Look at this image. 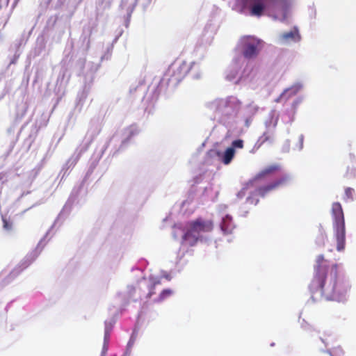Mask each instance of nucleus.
Wrapping results in <instances>:
<instances>
[{
  "instance_id": "nucleus-1",
  "label": "nucleus",
  "mask_w": 356,
  "mask_h": 356,
  "mask_svg": "<svg viewBox=\"0 0 356 356\" xmlns=\"http://www.w3.org/2000/svg\"><path fill=\"white\" fill-rule=\"evenodd\" d=\"M323 255H318L313 278L309 285L312 298H324L328 300H341L350 289L349 283L338 276V265L327 266L323 264Z\"/></svg>"
},
{
  "instance_id": "nucleus-2",
  "label": "nucleus",
  "mask_w": 356,
  "mask_h": 356,
  "mask_svg": "<svg viewBox=\"0 0 356 356\" xmlns=\"http://www.w3.org/2000/svg\"><path fill=\"white\" fill-rule=\"evenodd\" d=\"M213 227L214 224L212 220L197 218L187 223L182 238L189 245L193 246L202 238V234L212 232Z\"/></svg>"
},
{
  "instance_id": "nucleus-3",
  "label": "nucleus",
  "mask_w": 356,
  "mask_h": 356,
  "mask_svg": "<svg viewBox=\"0 0 356 356\" xmlns=\"http://www.w3.org/2000/svg\"><path fill=\"white\" fill-rule=\"evenodd\" d=\"M331 214L334 238L337 241V250L341 252L344 250L346 245V226L343 209L339 202L332 204Z\"/></svg>"
},
{
  "instance_id": "nucleus-4",
  "label": "nucleus",
  "mask_w": 356,
  "mask_h": 356,
  "mask_svg": "<svg viewBox=\"0 0 356 356\" xmlns=\"http://www.w3.org/2000/svg\"><path fill=\"white\" fill-rule=\"evenodd\" d=\"M259 40L253 37H246L243 40V55L245 58L250 59L256 57L259 54Z\"/></svg>"
},
{
  "instance_id": "nucleus-5",
  "label": "nucleus",
  "mask_w": 356,
  "mask_h": 356,
  "mask_svg": "<svg viewBox=\"0 0 356 356\" xmlns=\"http://www.w3.org/2000/svg\"><path fill=\"white\" fill-rule=\"evenodd\" d=\"M189 65L186 62H182L179 65H172L168 69V73H170V80L175 83L180 82L189 72Z\"/></svg>"
},
{
  "instance_id": "nucleus-6",
  "label": "nucleus",
  "mask_w": 356,
  "mask_h": 356,
  "mask_svg": "<svg viewBox=\"0 0 356 356\" xmlns=\"http://www.w3.org/2000/svg\"><path fill=\"white\" fill-rule=\"evenodd\" d=\"M288 180L289 177L287 176H284L267 185L257 188L255 191V193L257 195L261 197H264L270 191H274L280 186L286 184Z\"/></svg>"
},
{
  "instance_id": "nucleus-7",
  "label": "nucleus",
  "mask_w": 356,
  "mask_h": 356,
  "mask_svg": "<svg viewBox=\"0 0 356 356\" xmlns=\"http://www.w3.org/2000/svg\"><path fill=\"white\" fill-rule=\"evenodd\" d=\"M280 166L277 164L269 165L260 172H259L252 179L253 181H259L268 175L273 174L275 172L280 170Z\"/></svg>"
},
{
  "instance_id": "nucleus-8",
  "label": "nucleus",
  "mask_w": 356,
  "mask_h": 356,
  "mask_svg": "<svg viewBox=\"0 0 356 356\" xmlns=\"http://www.w3.org/2000/svg\"><path fill=\"white\" fill-rule=\"evenodd\" d=\"M220 228L223 233L225 234L232 233L233 230L235 228V225L233 222L232 218L230 216L226 215L222 218V222L220 224Z\"/></svg>"
},
{
  "instance_id": "nucleus-9",
  "label": "nucleus",
  "mask_w": 356,
  "mask_h": 356,
  "mask_svg": "<svg viewBox=\"0 0 356 356\" xmlns=\"http://www.w3.org/2000/svg\"><path fill=\"white\" fill-rule=\"evenodd\" d=\"M282 38L286 41H299L300 40V36L299 35L298 31L296 29H294L289 32L283 33Z\"/></svg>"
},
{
  "instance_id": "nucleus-10",
  "label": "nucleus",
  "mask_w": 356,
  "mask_h": 356,
  "mask_svg": "<svg viewBox=\"0 0 356 356\" xmlns=\"http://www.w3.org/2000/svg\"><path fill=\"white\" fill-rule=\"evenodd\" d=\"M235 154V149L233 147H228L223 155L222 162L223 163L227 165L229 164L232 160L233 159Z\"/></svg>"
},
{
  "instance_id": "nucleus-11",
  "label": "nucleus",
  "mask_w": 356,
  "mask_h": 356,
  "mask_svg": "<svg viewBox=\"0 0 356 356\" xmlns=\"http://www.w3.org/2000/svg\"><path fill=\"white\" fill-rule=\"evenodd\" d=\"M173 294V291L170 289H163L158 296L156 299L154 300L156 302H161L172 296Z\"/></svg>"
},
{
  "instance_id": "nucleus-12",
  "label": "nucleus",
  "mask_w": 356,
  "mask_h": 356,
  "mask_svg": "<svg viewBox=\"0 0 356 356\" xmlns=\"http://www.w3.org/2000/svg\"><path fill=\"white\" fill-rule=\"evenodd\" d=\"M136 291H139L138 298H140L141 293H142V283L141 282H139L137 284V286H131L128 287V293H129V297H134V293H136Z\"/></svg>"
},
{
  "instance_id": "nucleus-13",
  "label": "nucleus",
  "mask_w": 356,
  "mask_h": 356,
  "mask_svg": "<svg viewBox=\"0 0 356 356\" xmlns=\"http://www.w3.org/2000/svg\"><path fill=\"white\" fill-rule=\"evenodd\" d=\"M160 284H161L160 280H155L151 284L147 286L148 288V290H149V291L146 296L147 299L151 298L152 296L154 294H155V288L157 285H159Z\"/></svg>"
},
{
  "instance_id": "nucleus-14",
  "label": "nucleus",
  "mask_w": 356,
  "mask_h": 356,
  "mask_svg": "<svg viewBox=\"0 0 356 356\" xmlns=\"http://www.w3.org/2000/svg\"><path fill=\"white\" fill-rule=\"evenodd\" d=\"M254 182L252 179L250 180L249 182H248L245 186L238 193L237 197L238 198H243L245 197L246 194L247 190L250 188L254 186Z\"/></svg>"
},
{
  "instance_id": "nucleus-15",
  "label": "nucleus",
  "mask_w": 356,
  "mask_h": 356,
  "mask_svg": "<svg viewBox=\"0 0 356 356\" xmlns=\"http://www.w3.org/2000/svg\"><path fill=\"white\" fill-rule=\"evenodd\" d=\"M271 136L268 132H264L259 138L258 143H259V147L264 144L266 142L270 140Z\"/></svg>"
},
{
  "instance_id": "nucleus-16",
  "label": "nucleus",
  "mask_w": 356,
  "mask_h": 356,
  "mask_svg": "<svg viewBox=\"0 0 356 356\" xmlns=\"http://www.w3.org/2000/svg\"><path fill=\"white\" fill-rule=\"evenodd\" d=\"M2 220H3V228L8 231L11 230L13 228V223L11 222H10L9 220H8L4 217L2 218Z\"/></svg>"
},
{
  "instance_id": "nucleus-17",
  "label": "nucleus",
  "mask_w": 356,
  "mask_h": 356,
  "mask_svg": "<svg viewBox=\"0 0 356 356\" xmlns=\"http://www.w3.org/2000/svg\"><path fill=\"white\" fill-rule=\"evenodd\" d=\"M354 189L350 187H348L345 189V196L347 199L353 200V194H354Z\"/></svg>"
},
{
  "instance_id": "nucleus-18",
  "label": "nucleus",
  "mask_w": 356,
  "mask_h": 356,
  "mask_svg": "<svg viewBox=\"0 0 356 356\" xmlns=\"http://www.w3.org/2000/svg\"><path fill=\"white\" fill-rule=\"evenodd\" d=\"M231 147H233L234 149V148H241V149L243 148V140H241V139L234 140L232 143Z\"/></svg>"
},
{
  "instance_id": "nucleus-19",
  "label": "nucleus",
  "mask_w": 356,
  "mask_h": 356,
  "mask_svg": "<svg viewBox=\"0 0 356 356\" xmlns=\"http://www.w3.org/2000/svg\"><path fill=\"white\" fill-rule=\"evenodd\" d=\"M110 339V330L108 328L105 329L104 343H108Z\"/></svg>"
},
{
  "instance_id": "nucleus-20",
  "label": "nucleus",
  "mask_w": 356,
  "mask_h": 356,
  "mask_svg": "<svg viewBox=\"0 0 356 356\" xmlns=\"http://www.w3.org/2000/svg\"><path fill=\"white\" fill-rule=\"evenodd\" d=\"M247 202L252 204H257L259 202L258 199L254 200L252 196H249L247 198Z\"/></svg>"
},
{
  "instance_id": "nucleus-21",
  "label": "nucleus",
  "mask_w": 356,
  "mask_h": 356,
  "mask_svg": "<svg viewBox=\"0 0 356 356\" xmlns=\"http://www.w3.org/2000/svg\"><path fill=\"white\" fill-rule=\"evenodd\" d=\"M108 349V343H104L102 350V356H106Z\"/></svg>"
},
{
  "instance_id": "nucleus-22",
  "label": "nucleus",
  "mask_w": 356,
  "mask_h": 356,
  "mask_svg": "<svg viewBox=\"0 0 356 356\" xmlns=\"http://www.w3.org/2000/svg\"><path fill=\"white\" fill-rule=\"evenodd\" d=\"M129 134H130V135H133V134H134V130H132V129H130V130L129 131Z\"/></svg>"
}]
</instances>
